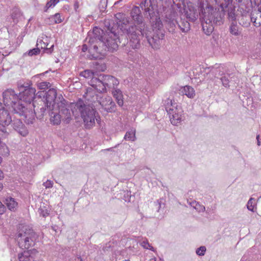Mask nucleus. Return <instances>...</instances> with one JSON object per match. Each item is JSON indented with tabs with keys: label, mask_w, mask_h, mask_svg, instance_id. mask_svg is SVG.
<instances>
[{
	"label": "nucleus",
	"mask_w": 261,
	"mask_h": 261,
	"mask_svg": "<svg viewBox=\"0 0 261 261\" xmlns=\"http://www.w3.org/2000/svg\"><path fill=\"white\" fill-rule=\"evenodd\" d=\"M57 91L54 88H50L47 91L44 103L47 108L50 110H56L57 103L59 101L58 98L60 95L57 96Z\"/></svg>",
	"instance_id": "14"
},
{
	"label": "nucleus",
	"mask_w": 261,
	"mask_h": 261,
	"mask_svg": "<svg viewBox=\"0 0 261 261\" xmlns=\"http://www.w3.org/2000/svg\"><path fill=\"white\" fill-rule=\"evenodd\" d=\"M109 37L106 39V41L104 42L101 40L102 37L101 36L99 38L101 39V44H105V46L111 51H113L115 50L118 48L117 44V36L116 34H114L112 32L111 33L110 35H109ZM101 43L100 44V45Z\"/></svg>",
	"instance_id": "15"
},
{
	"label": "nucleus",
	"mask_w": 261,
	"mask_h": 261,
	"mask_svg": "<svg viewBox=\"0 0 261 261\" xmlns=\"http://www.w3.org/2000/svg\"><path fill=\"white\" fill-rule=\"evenodd\" d=\"M206 251V248L204 246H201L197 248L196 250V254L199 256H202L204 255Z\"/></svg>",
	"instance_id": "40"
},
{
	"label": "nucleus",
	"mask_w": 261,
	"mask_h": 261,
	"mask_svg": "<svg viewBox=\"0 0 261 261\" xmlns=\"http://www.w3.org/2000/svg\"><path fill=\"white\" fill-rule=\"evenodd\" d=\"M123 261H129V260H123Z\"/></svg>",
	"instance_id": "58"
},
{
	"label": "nucleus",
	"mask_w": 261,
	"mask_h": 261,
	"mask_svg": "<svg viewBox=\"0 0 261 261\" xmlns=\"http://www.w3.org/2000/svg\"><path fill=\"white\" fill-rule=\"evenodd\" d=\"M173 2L174 4H175V3L177 2L178 1H179V2H180V1L182 2V0H173Z\"/></svg>",
	"instance_id": "51"
},
{
	"label": "nucleus",
	"mask_w": 261,
	"mask_h": 261,
	"mask_svg": "<svg viewBox=\"0 0 261 261\" xmlns=\"http://www.w3.org/2000/svg\"><path fill=\"white\" fill-rule=\"evenodd\" d=\"M80 75L81 76H83L85 79H91L90 81L93 78H96L94 76V72H92V71H91L90 70H85L81 72L80 73Z\"/></svg>",
	"instance_id": "32"
},
{
	"label": "nucleus",
	"mask_w": 261,
	"mask_h": 261,
	"mask_svg": "<svg viewBox=\"0 0 261 261\" xmlns=\"http://www.w3.org/2000/svg\"><path fill=\"white\" fill-rule=\"evenodd\" d=\"M135 129L132 128L127 131L124 136V139L130 141H134L136 140Z\"/></svg>",
	"instance_id": "31"
},
{
	"label": "nucleus",
	"mask_w": 261,
	"mask_h": 261,
	"mask_svg": "<svg viewBox=\"0 0 261 261\" xmlns=\"http://www.w3.org/2000/svg\"><path fill=\"white\" fill-rule=\"evenodd\" d=\"M99 104L102 108L107 112H112L115 111V104L113 101L111 97L105 95H103L99 100Z\"/></svg>",
	"instance_id": "17"
},
{
	"label": "nucleus",
	"mask_w": 261,
	"mask_h": 261,
	"mask_svg": "<svg viewBox=\"0 0 261 261\" xmlns=\"http://www.w3.org/2000/svg\"><path fill=\"white\" fill-rule=\"evenodd\" d=\"M119 82L115 77L109 75H100L98 78H93L89 81V84L97 91H105L106 87L114 88L117 86Z\"/></svg>",
	"instance_id": "7"
},
{
	"label": "nucleus",
	"mask_w": 261,
	"mask_h": 261,
	"mask_svg": "<svg viewBox=\"0 0 261 261\" xmlns=\"http://www.w3.org/2000/svg\"><path fill=\"white\" fill-rule=\"evenodd\" d=\"M12 122L11 117L2 103H0V124L4 127L8 126Z\"/></svg>",
	"instance_id": "19"
},
{
	"label": "nucleus",
	"mask_w": 261,
	"mask_h": 261,
	"mask_svg": "<svg viewBox=\"0 0 261 261\" xmlns=\"http://www.w3.org/2000/svg\"><path fill=\"white\" fill-rule=\"evenodd\" d=\"M12 125L14 129L17 131L21 135L25 136L28 134V130L19 119H14Z\"/></svg>",
	"instance_id": "22"
},
{
	"label": "nucleus",
	"mask_w": 261,
	"mask_h": 261,
	"mask_svg": "<svg viewBox=\"0 0 261 261\" xmlns=\"http://www.w3.org/2000/svg\"><path fill=\"white\" fill-rule=\"evenodd\" d=\"M220 8L222 9V11H224V7H225V6H224V5L223 4H221L220 5Z\"/></svg>",
	"instance_id": "47"
},
{
	"label": "nucleus",
	"mask_w": 261,
	"mask_h": 261,
	"mask_svg": "<svg viewBox=\"0 0 261 261\" xmlns=\"http://www.w3.org/2000/svg\"><path fill=\"white\" fill-rule=\"evenodd\" d=\"M36 89L33 87H28L26 88L22 93H19V98L20 99V102L22 103V102H25L26 103H29L27 104V106H24L25 107V109L27 111H33L32 110V107L34 106V104L31 105V102L33 100L36 96H39L40 97H41L42 92H38L36 95ZM33 111H35L34 110Z\"/></svg>",
	"instance_id": "12"
},
{
	"label": "nucleus",
	"mask_w": 261,
	"mask_h": 261,
	"mask_svg": "<svg viewBox=\"0 0 261 261\" xmlns=\"http://www.w3.org/2000/svg\"><path fill=\"white\" fill-rule=\"evenodd\" d=\"M40 53V49L38 47L36 48H33L32 49H31L28 52V55L30 56H32L33 55H36Z\"/></svg>",
	"instance_id": "42"
},
{
	"label": "nucleus",
	"mask_w": 261,
	"mask_h": 261,
	"mask_svg": "<svg viewBox=\"0 0 261 261\" xmlns=\"http://www.w3.org/2000/svg\"><path fill=\"white\" fill-rule=\"evenodd\" d=\"M140 14V10L138 7H134L132 9L130 13L131 17L133 20L134 21V22L138 25H133L129 27L128 29H126L125 28H124V30H126L127 34L129 38L130 34L128 33V31L129 29L133 27H136V29L135 30V31L137 33V35L138 34V33H141V34L143 36L144 35V32L142 31L146 29L145 27V24L143 23V18Z\"/></svg>",
	"instance_id": "11"
},
{
	"label": "nucleus",
	"mask_w": 261,
	"mask_h": 261,
	"mask_svg": "<svg viewBox=\"0 0 261 261\" xmlns=\"http://www.w3.org/2000/svg\"><path fill=\"white\" fill-rule=\"evenodd\" d=\"M228 4H226V6H228ZM225 7H226V6H225Z\"/></svg>",
	"instance_id": "57"
},
{
	"label": "nucleus",
	"mask_w": 261,
	"mask_h": 261,
	"mask_svg": "<svg viewBox=\"0 0 261 261\" xmlns=\"http://www.w3.org/2000/svg\"><path fill=\"white\" fill-rule=\"evenodd\" d=\"M50 19L55 23H59L63 21V19L61 18V15L59 13L55 14L54 15L50 17Z\"/></svg>",
	"instance_id": "37"
},
{
	"label": "nucleus",
	"mask_w": 261,
	"mask_h": 261,
	"mask_svg": "<svg viewBox=\"0 0 261 261\" xmlns=\"http://www.w3.org/2000/svg\"><path fill=\"white\" fill-rule=\"evenodd\" d=\"M37 253L35 249L24 251L19 255L18 258L19 261H34L35 256Z\"/></svg>",
	"instance_id": "21"
},
{
	"label": "nucleus",
	"mask_w": 261,
	"mask_h": 261,
	"mask_svg": "<svg viewBox=\"0 0 261 261\" xmlns=\"http://www.w3.org/2000/svg\"><path fill=\"white\" fill-rule=\"evenodd\" d=\"M140 245L144 249H149L154 251V248L149 243L147 240H143L140 243Z\"/></svg>",
	"instance_id": "35"
},
{
	"label": "nucleus",
	"mask_w": 261,
	"mask_h": 261,
	"mask_svg": "<svg viewBox=\"0 0 261 261\" xmlns=\"http://www.w3.org/2000/svg\"><path fill=\"white\" fill-rule=\"evenodd\" d=\"M200 70L201 71V68L199 67Z\"/></svg>",
	"instance_id": "56"
},
{
	"label": "nucleus",
	"mask_w": 261,
	"mask_h": 261,
	"mask_svg": "<svg viewBox=\"0 0 261 261\" xmlns=\"http://www.w3.org/2000/svg\"><path fill=\"white\" fill-rule=\"evenodd\" d=\"M180 15H183L189 20L195 21L198 17V13L194 6L188 4L187 7L184 9V13L181 12Z\"/></svg>",
	"instance_id": "18"
},
{
	"label": "nucleus",
	"mask_w": 261,
	"mask_h": 261,
	"mask_svg": "<svg viewBox=\"0 0 261 261\" xmlns=\"http://www.w3.org/2000/svg\"><path fill=\"white\" fill-rule=\"evenodd\" d=\"M254 201L255 200L254 198H251L247 202V207L248 210L251 212H253L254 206Z\"/></svg>",
	"instance_id": "39"
},
{
	"label": "nucleus",
	"mask_w": 261,
	"mask_h": 261,
	"mask_svg": "<svg viewBox=\"0 0 261 261\" xmlns=\"http://www.w3.org/2000/svg\"><path fill=\"white\" fill-rule=\"evenodd\" d=\"M1 131L3 133H6V129L5 128H3L1 129Z\"/></svg>",
	"instance_id": "52"
},
{
	"label": "nucleus",
	"mask_w": 261,
	"mask_h": 261,
	"mask_svg": "<svg viewBox=\"0 0 261 261\" xmlns=\"http://www.w3.org/2000/svg\"><path fill=\"white\" fill-rule=\"evenodd\" d=\"M5 211V207L4 205L0 201V215L3 214Z\"/></svg>",
	"instance_id": "45"
},
{
	"label": "nucleus",
	"mask_w": 261,
	"mask_h": 261,
	"mask_svg": "<svg viewBox=\"0 0 261 261\" xmlns=\"http://www.w3.org/2000/svg\"><path fill=\"white\" fill-rule=\"evenodd\" d=\"M252 21L253 22L255 27H259L261 25V13L254 12L252 14L251 17Z\"/></svg>",
	"instance_id": "29"
},
{
	"label": "nucleus",
	"mask_w": 261,
	"mask_h": 261,
	"mask_svg": "<svg viewBox=\"0 0 261 261\" xmlns=\"http://www.w3.org/2000/svg\"><path fill=\"white\" fill-rule=\"evenodd\" d=\"M142 9H144L145 15L149 16L150 18L153 20L154 19L158 27L159 28L161 25L160 18L158 12L154 11V8L151 3V0H144L141 5Z\"/></svg>",
	"instance_id": "13"
},
{
	"label": "nucleus",
	"mask_w": 261,
	"mask_h": 261,
	"mask_svg": "<svg viewBox=\"0 0 261 261\" xmlns=\"http://www.w3.org/2000/svg\"><path fill=\"white\" fill-rule=\"evenodd\" d=\"M136 29V27H133L129 29L128 33L129 35V45L134 49L138 48L140 47V38L145 37L147 41L151 47L154 49H159L161 44V41L164 37L163 34L161 33L160 35H151V32L147 28L144 30V35L143 36L141 33H137L135 31Z\"/></svg>",
	"instance_id": "3"
},
{
	"label": "nucleus",
	"mask_w": 261,
	"mask_h": 261,
	"mask_svg": "<svg viewBox=\"0 0 261 261\" xmlns=\"http://www.w3.org/2000/svg\"><path fill=\"white\" fill-rule=\"evenodd\" d=\"M251 3H254L255 5H258L261 0H250Z\"/></svg>",
	"instance_id": "46"
},
{
	"label": "nucleus",
	"mask_w": 261,
	"mask_h": 261,
	"mask_svg": "<svg viewBox=\"0 0 261 261\" xmlns=\"http://www.w3.org/2000/svg\"><path fill=\"white\" fill-rule=\"evenodd\" d=\"M59 101L57 103V107L56 110H58L62 118V121L68 124L72 119V116L74 114V110L81 107V100L78 101L76 103H68L62 96L61 94L59 96Z\"/></svg>",
	"instance_id": "5"
},
{
	"label": "nucleus",
	"mask_w": 261,
	"mask_h": 261,
	"mask_svg": "<svg viewBox=\"0 0 261 261\" xmlns=\"http://www.w3.org/2000/svg\"><path fill=\"white\" fill-rule=\"evenodd\" d=\"M229 75L228 74H224L221 78V80L223 86L228 88L229 87Z\"/></svg>",
	"instance_id": "36"
},
{
	"label": "nucleus",
	"mask_w": 261,
	"mask_h": 261,
	"mask_svg": "<svg viewBox=\"0 0 261 261\" xmlns=\"http://www.w3.org/2000/svg\"><path fill=\"white\" fill-rule=\"evenodd\" d=\"M39 214L43 217H45L48 215V213L47 210H43L42 208L39 210Z\"/></svg>",
	"instance_id": "44"
},
{
	"label": "nucleus",
	"mask_w": 261,
	"mask_h": 261,
	"mask_svg": "<svg viewBox=\"0 0 261 261\" xmlns=\"http://www.w3.org/2000/svg\"><path fill=\"white\" fill-rule=\"evenodd\" d=\"M230 0H227V2L228 3V4H229Z\"/></svg>",
	"instance_id": "54"
},
{
	"label": "nucleus",
	"mask_w": 261,
	"mask_h": 261,
	"mask_svg": "<svg viewBox=\"0 0 261 261\" xmlns=\"http://www.w3.org/2000/svg\"><path fill=\"white\" fill-rule=\"evenodd\" d=\"M234 11V9L230 8L228 12V18L230 21H231V22L236 21V16L235 15Z\"/></svg>",
	"instance_id": "34"
},
{
	"label": "nucleus",
	"mask_w": 261,
	"mask_h": 261,
	"mask_svg": "<svg viewBox=\"0 0 261 261\" xmlns=\"http://www.w3.org/2000/svg\"><path fill=\"white\" fill-rule=\"evenodd\" d=\"M116 17L119 20L117 23L121 30L123 28V25H126L129 23V18L123 13H119L116 14Z\"/></svg>",
	"instance_id": "24"
},
{
	"label": "nucleus",
	"mask_w": 261,
	"mask_h": 261,
	"mask_svg": "<svg viewBox=\"0 0 261 261\" xmlns=\"http://www.w3.org/2000/svg\"><path fill=\"white\" fill-rule=\"evenodd\" d=\"M199 15L203 31L207 35H210L214 31V24H220L221 22V13L206 1L200 3Z\"/></svg>",
	"instance_id": "1"
},
{
	"label": "nucleus",
	"mask_w": 261,
	"mask_h": 261,
	"mask_svg": "<svg viewBox=\"0 0 261 261\" xmlns=\"http://www.w3.org/2000/svg\"><path fill=\"white\" fill-rule=\"evenodd\" d=\"M187 202L191 207L195 209L198 212H202L205 211V206L200 204L198 202H197L195 200H190L189 199H187Z\"/></svg>",
	"instance_id": "27"
},
{
	"label": "nucleus",
	"mask_w": 261,
	"mask_h": 261,
	"mask_svg": "<svg viewBox=\"0 0 261 261\" xmlns=\"http://www.w3.org/2000/svg\"><path fill=\"white\" fill-rule=\"evenodd\" d=\"M59 2V0H48L44 7V11L46 12L49 8L54 7Z\"/></svg>",
	"instance_id": "33"
},
{
	"label": "nucleus",
	"mask_w": 261,
	"mask_h": 261,
	"mask_svg": "<svg viewBox=\"0 0 261 261\" xmlns=\"http://www.w3.org/2000/svg\"><path fill=\"white\" fill-rule=\"evenodd\" d=\"M49 40V38L46 36L42 37V39H38L37 46L39 48L40 47L41 49H45L47 53H51L53 50L54 45L52 44L49 47H48Z\"/></svg>",
	"instance_id": "20"
},
{
	"label": "nucleus",
	"mask_w": 261,
	"mask_h": 261,
	"mask_svg": "<svg viewBox=\"0 0 261 261\" xmlns=\"http://www.w3.org/2000/svg\"><path fill=\"white\" fill-rule=\"evenodd\" d=\"M43 185L45 187V188H50L53 187V182L52 181L47 180L46 182H44Z\"/></svg>",
	"instance_id": "43"
},
{
	"label": "nucleus",
	"mask_w": 261,
	"mask_h": 261,
	"mask_svg": "<svg viewBox=\"0 0 261 261\" xmlns=\"http://www.w3.org/2000/svg\"><path fill=\"white\" fill-rule=\"evenodd\" d=\"M225 1H226V0H225Z\"/></svg>",
	"instance_id": "59"
},
{
	"label": "nucleus",
	"mask_w": 261,
	"mask_h": 261,
	"mask_svg": "<svg viewBox=\"0 0 261 261\" xmlns=\"http://www.w3.org/2000/svg\"><path fill=\"white\" fill-rule=\"evenodd\" d=\"M217 70L216 69L213 67H206L203 69L202 73L200 75H198L197 76V72L195 71H193V73L195 74V78L199 79L200 81L204 80L205 79L212 80L216 75Z\"/></svg>",
	"instance_id": "16"
},
{
	"label": "nucleus",
	"mask_w": 261,
	"mask_h": 261,
	"mask_svg": "<svg viewBox=\"0 0 261 261\" xmlns=\"http://www.w3.org/2000/svg\"><path fill=\"white\" fill-rule=\"evenodd\" d=\"M20 16V12L18 9H14L12 13V17L13 19H15L18 18Z\"/></svg>",
	"instance_id": "41"
},
{
	"label": "nucleus",
	"mask_w": 261,
	"mask_h": 261,
	"mask_svg": "<svg viewBox=\"0 0 261 261\" xmlns=\"http://www.w3.org/2000/svg\"><path fill=\"white\" fill-rule=\"evenodd\" d=\"M3 188V184L0 182V191H1Z\"/></svg>",
	"instance_id": "50"
},
{
	"label": "nucleus",
	"mask_w": 261,
	"mask_h": 261,
	"mask_svg": "<svg viewBox=\"0 0 261 261\" xmlns=\"http://www.w3.org/2000/svg\"><path fill=\"white\" fill-rule=\"evenodd\" d=\"M5 203L9 210L15 211L18 207V203L12 197H8L6 199Z\"/></svg>",
	"instance_id": "26"
},
{
	"label": "nucleus",
	"mask_w": 261,
	"mask_h": 261,
	"mask_svg": "<svg viewBox=\"0 0 261 261\" xmlns=\"http://www.w3.org/2000/svg\"><path fill=\"white\" fill-rule=\"evenodd\" d=\"M181 9L179 3L175 4L166 14V21L172 27H175L177 24L183 32H187L190 29V24L188 21L182 20V17L180 15Z\"/></svg>",
	"instance_id": "4"
},
{
	"label": "nucleus",
	"mask_w": 261,
	"mask_h": 261,
	"mask_svg": "<svg viewBox=\"0 0 261 261\" xmlns=\"http://www.w3.org/2000/svg\"><path fill=\"white\" fill-rule=\"evenodd\" d=\"M179 93L187 96L189 98H193L195 96V91L193 87L190 86H185L180 87L179 90Z\"/></svg>",
	"instance_id": "23"
},
{
	"label": "nucleus",
	"mask_w": 261,
	"mask_h": 261,
	"mask_svg": "<svg viewBox=\"0 0 261 261\" xmlns=\"http://www.w3.org/2000/svg\"><path fill=\"white\" fill-rule=\"evenodd\" d=\"M259 135L257 136L256 139L257 140V145L259 146L260 145V142L258 140Z\"/></svg>",
	"instance_id": "48"
},
{
	"label": "nucleus",
	"mask_w": 261,
	"mask_h": 261,
	"mask_svg": "<svg viewBox=\"0 0 261 261\" xmlns=\"http://www.w3.org/2000/svg\"><path fill=\"white\" fill-rule=\"evenodd\" d=\"M81 117L87 128H91L95 124V121L99 122L100 117L96 111L89 106H86L81 100V107H78Z\"/></svg>",
	"instance_id": "8"
},
{
	"label": "nucleus",
	"mask_w": 261,
	"mask_h": 261,
	"mask_svg": "<svg viewBox=\"0 0 261 261\" xmlns=\"http://www.w3.org/2000/svg\"><path fill=\"white\" fill-rule=\"evenodd\" d=\"M182 17H184V19H185V16H184L183 15H182Z\"/></svg>",
	"instance_id": "55"
},
{
	"label": "nucleus",
	"mask_w": 261,
	"mask_h": 261,
	"mask_svg": "<svg viewBox=\"0 0 261 261\" xmlns=\"http://www.w3.org/2000/svg\"><path fill=\"white\" fill-rule=\"evenodd\" d=\"M16 239L20 248L28 249L34 244L36 234L29 226L21 224L19 226Z\"/></svg>",
	"instance_id": "6"
},
{
	"label": "nucleus",
	"mask_w": 261,
	"mask_h": 261,
	"mask_svg": "<svg viewBox=\"0 0 261 261\" xmlns=\"http://www.w3.org/2000/svg\"><path fill=\"white\" fill-rule=\"evenodd\" d=\"M112 94L114 98L117 100L118 105L119 106H122L123 105V98L121 90L118 89H114L112 91Z\"/></svg>",
	"instance_id": "25"
},
{
	"label": "nucleus",
	"mask_w": 261,
	"mask_h": 261,
	"mask_svg": "<svg viewBox=\"0 0 261 261\" xmlns=\"http://www.w3.org/2000/svg\"><path fill=\"white\" fill-rule=\"evenodd\" d=\"M51 85L47 82H42L38 84V87L40 89L45 90L50 88Z\"/></svg>",
	"instance_id": "38"
},
{
	"label": "nucleus",
	"mask_w": 261,
	"mask_h": 261,
	"mask_svg": "<svg viewBox=\"0 0 261 261\" xmlns=\"http://www.w3.org/2000/svg\"><path fill=\"white\" fill-rule=\"evenodd\" d=\"M101 31L100 29L95 27L93 29V33L94 34V36L93 38H90L89 40V43L90 44L89 46L88 47V46L86 44H84L82 47V51L83 52H85L89 49V51L93 54L92 55V57L93 58H96L97 57V56H95L94 53H99L100 51L98 49V47L100 46V44L101 43V39L99 38V36L97 35V33H98L100 34V32Z\"/></svg>",
	"instance_id": "10"
},
{
	"label": "nucleus",
	"mask_w": 261,
	"mask_h": 261,
	"mask_svg": "<svg viewBox=\"0 0 261 261\" xmlns=\"http://www.w3.org/2000/svg\"><path fill=\"white\" fill-rule=\"evenodd\" d=\"M4 103L6 106L11 107L16 114L23 116L25 121L32 124L35 119V111H27L23 103L20 102L19 95L18 96L12 89H8L3 92Z\"/></svg>",
	"instance_id": "2"
},
{
	"label": "nucleus",
	"mask_w": 261,
	"mask_h": 261,
	"mask_svg": "<svg viewBox=\"0 0 261 261\" xmlns=\"http://www.w3.org/2000/svg\"><path fill=\"white\" fill-rule=\"evenodd\" d=\"M165 108L169 115L170 121L172 124L177 125L182 120L183 111L174 101L169 99H167Z\"/></svg>",
	"instance_id": "9"
},
{
	"label": "nucleus",
	"mask_w": 261,
	"mask_h": 261,
	"mask_svg": "<svg viewBox=\"0 0 261 261\" xmlns=\"http://www.w3.org/2000/svg\"><path fill=\"white\" fill-rule=\"evenodd\" d=\"M75 9H76L78 8V6L76 5H74Z\"/></svg>",
	"instance_id": "53"
},
{
	"label": "nucleus",
	"mask_w": 261,
	"mask_h": 261,
	"mask_svg": "<svg viewBox=\"0 0 261 261\" xmlns=\"http://www.w3.org/2000/svg\"><path fill=\"white\" fill-rule=\"evenodd\" d=\"M50 120L54 125H58L60 124L62 118L59 113L52 112L50 115Z\"/></svg>",
	"instance_id": "30"
},
{
	"label": "nucleus",
	"mask_w": 261,
	"mask_h": 261,
	"mask_svg": "<svg viewBox=\"0 0 261 261\" xmlns=\"http://www.w3.org/2000/svg\"><path fill=\"white\" fill-rule=\"evenodd\" d=\"M148 261H156L155 258L153 257L150 258Z\"/></svg>",
	"instance_id": "49"
},
{
	"label": "nucleus",
	"mask_w": 261,
	"mask_h": 261,
	"mask_svg": "<svg viewBox=\"0 0 261 261\" xmlns=\"http://www.w3.org/2000/svg\"><path fill=\"white\" fill-rule=\"evenodd\" d=\"M230 33L234 36H238L240 35L241 32L239 30V27L237 25V21H233L231 22L229 26Z\"/></svg>",
	"instance_id": "28"
}]
</instances>
